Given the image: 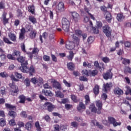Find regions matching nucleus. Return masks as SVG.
<instances>
[{
    "instance_id": "obj_55",
    "label": "nucleus",
    "mask_w": 131,
    "mask_h": 131,
    "mask_svg": "<svg viewBox=\"0 0 131 131\" xmlns=\"http://www.w3.org/2000/svg\"><path fill=\"white\" fill-rule=\"evenodd\" d=\"M129 63H130V61L129 59H123V64H124V65H126V64H129Z\"/></svg>"
},
{
    "instance_id": "obj_46",
    "label": "nucleus",
    "mask_w": 131,
    "mask_h": 131,
    "mask_svg": "<svg viewBox=\"0 0 131 131\" xmlns=\"http://www.w3.org/2000/svg\"><path fill=\"white\" fill-rule=\"evenodd\" d=\"M69 102V100L68 98H64L62 99L61 101H58L60 104H66V103H68Z\"/></svg>"
},
{
    "instance_id": "obj_13",
    "label": "nucleus",
    "mask_w": 131,
    "mask_h": 131,
    "mask_svg": "<svg viewBox=\"0 0 131 131\" xmlns=\"http://www.w3.org/2000/svg\"><path fill=\"white\" fill-rule=\"evenodd\" d=\"M114 93L115 95H118V96H121V95H123V91L119 88H115L114 90Z\"/></svg>"
},
{
    "instance_id": "obj_16",
    "label": "nucleus",
    "mask_w": 131,
    "mask_h": 131,
    "mask_svg": "<svg viewBox=\"0 0 131 131\" xmlns=\"http://www.w3.org/2000/svg\"><path fill=\"white\" fill-rule=\"evenodd\" d=\"M25 32H26V31H25V29H24V28H23L20 30V33H19V39H24V38L25 37Z\"/></svg>"
},
{
    "instance_id": "obj_58",
    "label": "nucleus",
    "mask_w": 131,
    "mask_h": 131,
    "mask_svg": "<svg viewBox=\"0 0 131 131\" xmlns=\"http://www.w3.org/2000/svg\"><path fill=\"white\" fill-rule=\"evenodd\" d=\"M71 98L72 100L75 103H76V102H77V99L76 98V96H75V95H72L71 96Z\"/></svg>"
},
{
    "instance_id": "obj_59",
    "label": "nucleus",
    "mask_w": 131,
    "mask_h": 131,
    "mask_svg": "<svg viewBox=\"0 0 131 131\" xmlns=\"http://www.w3.org/2000/svg\"><path fill=\"white\" fill-rule=\"evenodd\" d=\"M85 103L89 104L90 103V96L89 95L85 96Z\"/></svg>"
},
{
    "instance_id": "obj_39",
    "label": "nucleus",
    "mask_w": 131,
    "mask_h": 131,
    "mask_svg": "<svg viewBox=\"0 0 131 131\" xmlns=\"http://www.w3.org/2000/svg\"><path fill=\"white\" fill-rule=\"evenodd\" d=\"M83 74L86 75V76H90L91 75V71H88L86 70H84L82 71Z\"/></svg>"
},
{
    "instance_id": "obj_38",
    "label": "nucleus",
    "mask_w": 131,
    "mask_h": 131,
    "mask_svg": "<svg viewBox=\"0 0 131 131\" xmlns=\"http://www.w3.org/2000/svg\"><path fill=\"white\" fill-rule=\"evenodd\" d=\"M0 125L2 127H4V125H6V119L4 118L0 119Z\"/></svg>"
},
{
    "instance_id": "obj_19",
    "label": "nucleus",
    "mask_w": 131,
    "mask_h": 131,
    "mask_svg": "<svg viewBox=\"0 0 131 131\" xmlns=\"http://www.w3.org/2000/svg\"><path fill=\"white\" fill-rule=\"evenodd\" d=\"M8 36L12 41H16V35H15L13 32H10L8 34Z\"/></svg>"
},
{
    "instance_id": "obj_42",
    "label": "nucleus",
    "mask_w": 131,
    "mask_h": 131,
    "mask_svg": "<svg viewBox=\"0 0 131 131\" xmlns=\"http://www.w3.org/2000/svg\"><path fill=\"white\" fill-rule=\"evenodd\" d=\"M71 126L72 127H74L75 128H76L77 126H78V123L75 121L72 122L71 123Z\"/></svg>"
},
{
    "instance_id": "obj_61",
    "label": "nucleus",
    "mask_w": 131,
    "mask_h": 131,
    "mask_svg": "<svg viewBox=\"0 0 131 131\" xmlns=\"http://www.w3.org/2000/svg\"><path fill=\"white\" fill-rule=\"evenodd\" d=\"M0 76L1 77H3V78H5V77H7L8 76V74L5 72H2L0 73Z\"/></svg>"
},
{
    "instance_id": "obj_23",
    "label": "nucleus",
    "mask_w": 131,
    "mask_h": 131,
    "mask_svg": "<svg viewBox=\"0 0 131 131\" xmlns=\"http://www.w3.org/2000/svg\"><path fill=\"white\" fill-rule=\"evenodd\" d=\"M20 55H21L20 51L16 50H15L12 54V56L14 58H15V59H18V58L20 56Z\"/></svg>"
},
{
    "instance_id": "obj_54",
    "label": "nucleus",
    "mask_w": 131,
    "mask_h": 131,
    "mask_svg": "<svg viewBox=\"0 0 131 131\" xmlns=\"http://www.w3.org/2000/svg\"><path fill=\"white\" fill-rule=\"evenodd\" d=\"M96 25L98 28H102L103 26V24L101 21H97Z\"/></svg>"
},
{
    "instance_id": "obj_21",
    "label": "nucleus",
    "mask_w": 131,
    "mask_h": 131,
    "mask_svg": "<svg viewBox=\"0 0 131 131\" xmlns=\"http://www.w3.org/2000/svg\"><path fill=\"white\" fill-rule=\"evenodd\" d=\"M96 105L98 107V111H101V110H102V107L103 106V104H102V101H101L100 100L96 101Z\"/></svg>"
},
{
    "instance_id": "obj_56",
    "label": "nucleus",
    "mask_w": 131,
    "mask_h": 131,
    "mask_svg": "<svg viewBox=\"0 0 131 131\" xmlns=\"http://www.w3.org/2000/svg\"><path fill=\"white\" fill-rule=\"evenodd\" d=\"M50 56H48V55H43V59L44 60V61H50Z\"/></svg>"
},
{
    "instance_id": "obj_24",
    "label": "nucleus",
    "mask_w": 131,
    "mask_h": 131,
    "mask_svg": "<svg viewBox=\"0 0 131 131\" xmlns=\"http://www.w3.org/2000/svg\"><path fill=\"white\" fill-rule=\"evenodd\" d=\"M74 57V53L72 51H70L69 55L67 56V59L69 61H72Z\"/></svg>"
},
{
    "instance_id": "obj_51",
    "label": "nucleus",
    "mask_w": 131,
    "mask_h": 131,
    "mask_svg": "<svg viewBox=\"0 0 131 131\" xmlns=\"http://www.w3.org/2000/svg\"><path fill=\"white\" fill-rule=\"evenodd\" d=\"M98 73V71L97 70H93L91 72V75H90V76H95Z\"/></svg>"
},
{
    "instance_id": "obj_52",
    "label": "nucleus",
    "mask_w": 131,
    "mask_h": 131,
    "mask_svg": "<svg viewBox=\"0 0 131 131\" xmlns=\"http://www.w3.org/2000/svg\"><path fill=\"white\" fill-rule=\"evenodd\" d=\"M9 124L11 126H14V125H16V122H15V120L14 119H12L10 121H9Z\"/></svg>"
},
{
    "instance_id": "obj_17",
    "label": "nucleus",
    "mask_w": 131,
    "mask_h": 131,
    "mask_svg": "<svg viewBox=\"0 0 131 131\" xmlns=\"http://www.w3.org/2000/svg\"><path fill=\"white\" fill-rule=\"evenodd\" d=\"M20 69L24 73H27V72H29V69L27 68V65L22 64Z\"/></svg>"
},
{
    "instance_id": "obj_60",
    "label": "nucleus",
    "mask_w": 131,
    "mask_h": 131,
    "mask_svg": "<svg viewBox=\"0 0 131 131\" xmlns=\"http://www.w3.org/2000/svg\"><path fill=\"white\" fill-rule=\"evenodd\" d=\"M3 40L5 42H6V43H9V45L12 43V42H11L7 38H4Z\"/></svg>"
},
{
    "instance_id": "obj_53",
    "label": "nucleus",
    "mask_w": 131,
    "mask_h": 131,
    "mask_svg": "<svg viewBox=\"0 0 131 131\" xmlns=\"http://www.w3.org/2000/svg\"><path fill=\"white\" fill-rule=\"evenodd\" d=\"M14 75H15L17 78H19V79H21V78H22V75L20 73L15 72L14 73Z\"/></svg>"
},
{
    "instance_id": "obj_11",
    "label": "nucleus",
    "mask_w": 131,
    "mask_h": 131,
    "mask_svg": "<svg viewBox=\"0 0 131 131\" xmlns=\"http://www.w3.org/2000/svg\"><path fill=\"white\" fill-rule=\"evenodd\" d=\"M104 16L105 17L106 20L108 23H111V20H112V16H111V14L110 12L108 11H106L104 14Z\"/></svg>"
},
{
    "instance_id": "obj_45",
    "label": "nucleus",
    "mask_w": 131,
    "mask_h": 131,
    "mask_svg": "<svg viewBox=\"0 0 131 131\" xmlns=\"http://www.w3.org/2000/svg\"><path fill=\"white\" fill-rule=\"evenodd\" d=\"M102 60L103 61V62H104V63H109V62L110 61V59L107 57H102Z\"/></svg>"
},
{
    "instance_id": "obj_9",
    "label": "nucleus",
    "mask_w": 131,
    "mask_h": 131,
    "mask_svg": "<svg viewBox=\"0 0 131 131\" xmlns=\"http://www.w3.org/2000/svg\"><path fill=\"white\" fill-rule=\"evenodd\" d=\"M18 62L21 63V65H28V62L26 60V57L23 56H19L17 58Z\"/></svg>"
},
{
    "instance_id": "obj_20",
    "label": "nucleus",
    "mask_w": 131,
    "mask_h": 131,
    "mask_svg": "<svg viewBox=\"0 0 131 131\" xmlns=\"http://www.w3.org/2000/svg\"><path fill=\"white\" fill-rule=\"evenodd\" d=\"M84 109H85V106L84 105V104H83V103L80 102L77 107V110L80 112H82V111H83Z\"/></svg>"
},
{
    "instance_id": "obj_4",
    "label": "nucleus",
    "mask_w": 131,
    "mask_h": 131,
    "mask_svg": "<svg viewBox=\"0 0 131 131\" xmlns=\"http://www.w3.org/2000/svg\"><path fill=\"white\" fill-rule=\"evenodd\" d=\"M31 81L34 84H37V85H40L43 83V79L41 77H35L31 79Z\"/></svg>"
},
{
    "instance_id": "obj_22",
    "label": "nucleus",
    "mask_w": 131,
    "mask_h": 131,
    "mask_svg": "<svg viewBox=\"0 0 131 131\" xmlns=\"http://www.w3.org/2000/svg\"><path fill=\"white\" fill-rule=\"evenodd\" d=\"M25 128L29 131L31 130V129L32 128V124L31 123V122H28L26 123Z\"/></svg>"
},
{
    "instance_id": "obj_31",
    "label": "nucleus",
    "mask_w": 131,
    "mask_h": 131,
    "mask_svg": "<svg viewBox=\"0 0 131 131\" xmlns=\"http://www.w3.org/2000/svg\"><path fill=\"white\" fill-rule=\"evenodd\" d=\"M117 19L118 21H120L124 19V16H123V14L119 13L117 14Z\"/></svg>"
},
{
    "instance_id": "obj_8",
    "label": "nucleus",
    "mask_w": 131,
    "mask_h": 131,
    "mask_svg": "<svg viewBox=\"0 0 131 131\" xmlns=\"http://www.w3.org/2000/svg\"><path fill=\"white\" fill-rule=\"evenodd\" d=\"M89 109L90 110H91V112H93V113H97V114H101V113H102L101 111L97 110V107H96L95 104L93 103L90 104L89 106Z\"/></svg>"
},
{
    "instance_id": "obj_14",
    "label": "nucleus",
    "mask_w": 131,
    "mask_h": 131,
    "mask_svg": "<svg viewBox=\"0 0 131 131\" xmlns=\"http://www.w3.org/2000/svg\"><path fill=\"white\" fill-rule=\"evenodd\" d=\"M72 16L74 21L75 22H77L78 21V19H79V14H78V13L76 12H73L72 13Z\"/></svg>"
},
{
    "instance_id": "obj_10",
    "label": "nucleus",
    "mask_w": 131,
    "mask_h": 131,
    "mask_svg": "<svg viewBox=\"0 0 131 131\" xmlns=\"http://www.w3.org/2000/svg\"><path fill=\"white\" fill-rule=\"evenodd\" d=\"M38 52H39V50L37 48L35 47L33 49L32 53L29 52V53H27V54L28 55H29L30 58H31V59H32V58L33 57V56H32V55H33V54H34V55H37L38 54Z\"/></svg>"
},
{
    "instance_id": "obj_5",
    "label": "nucleus",
    "mask_w": 131,
    "mask_h": 131,
    "mask_svg": "<svg viewBox=\"0 0 131 131\" xmlns=\"http://www.w3.org/2000/svg\"><path fill=\"white\" fill-rule=\"evenodd\" d=\"M103 31L107 37H110L111 36V33L112 32V29L108 25H105L103 27Z\"/></svg>"
},
{
    "instance_id": "obj_12",
    "label": "nucleus",
    "mask_w": 131,
    "mask_h": 131,
    "mask_svg": "<svg viewBox=\"0 0 131 131\" xmlns=\"http://www.w3.org/2000/svg\"><path fill=\"white\" fill-rule=\"evenodd\" d=\"M56 9L59 11V12H63L65 10V7L64 6V3L60 2L56 6Z\"/></svg>"
},
{
    "instance_id": "obj_18",
    "label": "nucleus",
    "mask_w": 131,
    "mask_h": 131,
    "mask_svg": "<svg viewBox=\"0 0 131 131\" xmlns=\"http://www.w3.org/2000/svg\"><path fill=\"white\" fill-rule=\"evenodd\" d=\"M104 79H108V78H112V73L111 72H106L103 75Z\"/></svg>"
},
{
    "instance_id": "obj_40",
    "label": "nucleus",
    "mask_w": 131,
    "mask_h": 131,
    "mask_svg": "<svg viewBox=\"0 0 131 131\" xmlns=\"http://www.w3.org/2000/svg\"><path fill=\"white\" fill-rule=\"evenodd\" d=\"M125 89H126V92H125L126 95H128V94L131 95L130 88H129V86H126L125 87Z\"/></svg>"
},
{
    "instance_id": "obj_50",
    "label": "nucleus",
    "mask_w": 131,
    "mask_h": 131,
    "mask_svg": "<svg viewBox=\"0 0 131 131\" xmlns=\"http://www.w3.org/2000/svg\"><path fill=\"white\" fill-rule=\"evenodd\" d=\"M9 115H10V116H12V117H16L17 115L14 111H9Z\"/></svg>"
},
{
    "instance_id": "obj_48",
    "label": "nucleus",
    "mask_w": 131,
    "mask_h": 131,
    "mask_svg": "<svg viewBox=\"0 0 131 131\" xmlns=\"http://www.w3.org/2000/svg\"><path fill=\"white\" fill-rule=\"evenodd\" d=\"M124 73H127L128 72V73H131V69L128 67H126L125 69H124Z\"/></svg>"
},
{
    "instance_id": "obj_29",
    "label": "nucleus",
    "mask_w": 131,
    "mask_h": 131,
    "mask_svg": "<svg viewBox=\"0 0 131 131\" xmlns=\"http://www.w3.org/2000/svg\"><path fill=\"white\" fill-rule=\"evenodd\" d=\"M29 20L30 21V22H32L33 24H35L37 23L36 18H35V17L32 15L29 16Z\"/></svg>"
},
{
    "instance_id": "obj_30",
    "label": "nucleus",
    "mask_w": 131,
    "mask_h": 131,
    "mask_svg": "<svg viewBox=\"0 0 131 131\" xmlns=\"http://www.w3.org/2000/svg\"><path fill=\"white\" fill-rule=\"evenodd\" d=\"M53 86L54 88H55V89H57L58 90H61V85L59 82L54 81L53 83Z\"/></svg>"
},
{
    "instance_id": "obj_41",
    "label": "nucleus",
    "mask_w": 131,
    "mask_h": 131,
    "mask_svg": "<svg viewBox=\"0 0 131 131\" xmlns=\"http://www.w3.org/2000/svg\"><path fill=\"white\" fill-rule=\"evenodd\" d=\"M19 98L20 99L19 103H25V96L20 95Z\"/></svg>"
},
{
    "instance_id": "obj_25",
    "label": "nucleus",
    "mask_w": 131,
    "mask_h": 131,
    "mask_svg": "<svg viewBox=\"0 0 131 131\" xmlns=\"http://www.w3.org/2000/svg\"><path fill=\"white\" fill-rule=\"evenodd\" d=\"M37 33L35 30L32 31L29 34V37H30L31 39H33L35 37H36Z\"/></svg>"
},
{
    "instance_id": "obj_7",
    "label": "nucleus",
    "mask_w": 131,
    "mask_h": 131,
    "mask_svg": "<svg viewBox=\"0 0 131 131\" xmlns=\"http://www.w3.org/2000/svg\"><path fill=\"white\" fill-rule=\"evenodd\" d=\"M44 107L45 108H47V110L49 112H52L53 111L54 109H56V107L55 105H53L52 103L50 102H46L44 104Z\"/></svg>"
},
{
    "instance_id": "obj_2",
    "label": "nucleus",
    "mask_w": 131,
    "mask_h": 131,
    "mask_svg": "<svg viewBox=\"0 0 131 131\" xmlns=\"http://www.w3.org/2000/svg\"><path fill=\"white\" fill-rule=\"evenodd\" d=\"M62 29L65 32H69L70 22L67 18H63L62 19Z\"/></svg>"
},
{
    "instance_id": "obj_36",
    "label": "nucleus",
    "mask_w": 131,
    "mask_h": 131,
    "mask_svg": "<svg viewBox=\"0 0 131 131\" xmlns=\"http://www.w3.org/2000/svg\"><path fill=\"white\" fill-rule=\"evenodd\" d=\"M83 67H88V68H91L92 67V64L89 63L88 61H84L83 62Z\"/></svg>"
},
{
    "instance_id": "obj_63",
    "label": "nucleus",
    "mask_w": 131,
    "mask_h": 131,
    "mask_svg": "<svg viewBox=\"0 0 131 131\" xmlns=\"http://www.w3.org/2000/svg\"><path fill=\"white\" fill-rule=\"evenodd\" d=\"M21 117H24V118H26L27 117V114H26V112H22L20 114Z\"/></svg>"
},
{
    "instance_id": "obj_26",
    "label": "nucleus",
    "mask_w": 131,
    "mask_h": 131,
    "mask_svg": "<svg viewBox=\"0 0 131 131\" xmlns=\"http://www.w3.org/2000/svg\"><path fill=\"white\" fill-rule=\"evenodd\" d=\"M112 84L111 83H107L106 84H103V89L104 92H107V91L110 90V87L111 86Z\"/></svg>"
},
{
    "instance_id": "obj_27",
    "label": "nucleus",
    "mask_w": 131,
    "mask_h": 131,
    "mask_svg": "<svg viewBox=\"0 0 131 131\" xmlns=\"http://www.w3.org/2000/svg\"><path fill=\"white\" fill-rule=\"evenodd\" d=\"M92 124H93V125H96V126H98V127H99V128H100L101 129L103 128V125L99 123V122H97V121L96 120L92 121Z\"/></svg>"
},
{
    "instance_id": "obj_35",
    "label": "nucleus",
    "mask_w": 131,
    "mask_h": 131,
    "mask_svg": "<svg viewBox=\"0 0 131 131\" xmlns=\"http://www.w3.org/2000/svg\"><path fill=\"white\" fill-rule=\"evenodd\" d=\"M5 106L6 107V108H8V109H10V110H15V109H16V107L10 104H8V103H6L5 104Z\"/></svg>"
},
{
    "instance_id": "obj_33",
    "label": "nucleus",
    "mask_w": 131,
    "mask_h": 131,
    "mask_svg": "<svg viewBox=\"0 0 131 131\" xmlns=\"http://www.w3.org/2000/svg\"><path fill=\"white\" fill-rule=\"evenodd\" d=\"M100 89V87L98 85H96L95 86V88H94L93 91L95 94V95H98L99 94V90Z\"/></svg>"
},
{
    "instance_id": "obj_43",
    "label": "nucleus",
    "mask_w": 131,
    "mask_h": 131,
    "mask_svg": "<svg viewBox=\"0 0 131 131\" xmlns=\"http://www.w3.org/2000/svg\"><path fill=\"white\" fill-rule=\"evenodd\" d=\"M95 40V38L94 37L90 36L88 39V42L89 43H92Z\"/></svg>"
},
{
    "instance_id": "obj_47",
    "label": "nucleus",
    "mask_w": 131,
    "mask_h": 131,
    "mask_svg": "<svg viewBox=\"0 0 131 131\" xmlns=\"http://www.w3.org/2000/svg\"><path fill=\"white\" fill-rule=\"evenodd\" d=\"M25 84H26V86L30 85V80H29V78H28L25 80Z\"/></svg>"
},
{
    "instance_id": "obj_15",
    "label": "nucleus",
    "mask_w": 131,
    "mask_h": 131,
    "mask_svg": "<svg viewBox=\"0 0 131 131\" xmlns=\"http://www.w3.org/2000/svg\"><path fill=\"white\" fill-rule=\"evenodd\" d=\"M42 93L47 97H53V93L51 91L43 90Z\"/></svg>"
},
{
    "instance_id": "obj_62",
    "label": "nucleus",
    "mask_w": 131,
    "mask_h": 131,
    "mask_svg": "<svg viewBox=\"0 0 131 131\" xmlns=\"http://www.w3.org/2000/svg\"><path fill=\"white\" fill-rule=\"evenodd\" d=\"M17 125H18L19 127H24V123L23 122H18L17 123Z\"/></svg>"
},
{
    "instance_id": "obj_49",
    "label": "nucleus",
    "mask_w": 131,
    "mask_h": 131,
    "mask_svg": "<svg viewBox=\"0 0 131 131\" xmlns=\"http://www.w3.org/2000/svg\"><path fill=\"white\" fill-rule=\"evenodd\" d=\"M63 82L65 84L66 86H67L68 88H70V86H71V84H70V83L66 81V80L64 79L63 80Z\"/></svg>"
},
{
    "instance_id": "obj_64",
    "label": "nucleus",
    "mask_w": 131,
    "mask_h": 131,
    "mask_svg": "<svg viewBox=\"0 0 131 131\" xmlns=\"http://www.w3.org/2000/svg\"><path fill=\"white\" fill-rule=\"evenodd\" d=\"M51 57L53 62H57V57L54 54H51Z\"/></svg>"
},
{
    "instance_id": "obj_28",
    "label": "nucleus",
    "mask_w": 131,
    "mask_h": 131,
    "mask_svg": "<svg viewBox=\"0 0 131 131\" xmlns=\"http://www.w3.org/2000/svg\"><path fill=\"white\" fill-rule=\"evenodd\" d=\"M67 67L69 69V70H71L72 71V70H74V64H73V62H69L67 64Z\"/></svg>"
},
{
    "instance_id": "obj_37",
    "label": "nucleus",
    "mask_w": 131,
    "mask_h": 131,
    "mask_svg": "<svg viewBox=\"0 0 131 131\" xmlns=\"http://www.w3.org/2000/svg\"><path fill=\"white\" fill-rule=\"evenodd\" d=\"M28 11L29 12H30L31 14H34V11H35V8L34 6H31L28 7Z\"/></svg>"
},
{
    "instance_id": "obj_1",
    "label": "nucleus",
    "mask_w": 131,
    "mask_h": 131,
    "mask_svg": "<svg viewBox=\"0 0 131 131\" xmlns=\"http://www.w3.org/2000/svg\"><path fill=\"white\" fill-rule=\"evenodd\" d=\"M81 31L78 28H74L73 30V33L70 34L71 37L73 38V41L66 43V49H68V50H73L74 47H78V45H79V38L78 37L81 35Z\"/></svg>"
},
{
    "instance_id": "obj_6",
    "label": "nucleus",
    "mask_w": 131,
    "mask_h": 131,
    "mask_svg": "<svg viewBox=\"0 0 131 131\" xmlns=\"http://www.w3.org/2000/svg\"><path fill=\"white\" fill-rule=\"evenodd\" d=\"M108 121L110 124H113V126L114 127H116L118 126V125H121V122H117L116 121V120L112 117H108Z\"/></svg>"
},
{
    "instance_id": "obj_34",
    "label": "nucleus",
    "mask_w": 131,
    "mask_h": 131,
    "mask_svg": "<svg viewBox=\"0 0 131 131\" xmlns=\"http://www.w3.org/2000/svg\"><path fill=\"white\" fill-rule=\"evenodd\" d=\"M56 93V96L58 98H64V94L61 92L57 91Z\"/></svg>"
},
{
    "instance_id": "obj_44",
    "label": "nucleus",
    "mask_w": 131,
    "mask_h": 131,
    "mask_svg": "<svg viewBox=\"0 0 131 131\" xmlns=\"http://www.w3.org/2000/svg\"><path fill=\"white\" fill-rule=\"evenodd\" d=\"M92 31L93 33H95V34H97V33H99V29L97 27H93L92 28Z\"/></svg>"
},
{
    "instance_id": "obj_57",
    "label": "nucleus",
    "mask_w": 131,
    "mask_h": 131,
    "mask_svg": "<svg viewBox=\"0 0 131 131\" xmlns=\"http://www.w3.org/2000/svg\"><path fill=\"white\" fill-rule=\"evenodd\" d=\"M124 46L126 48H128L129 49L131 48V43L128 41L125 42L124 43Z\"/></svg>"
},
{
    "instance_id": "obj_3",
    "label": "nucleus",
    "mask_w": 131,
    "mask_h": 131,
    "mask_svg": "<svg viewBox=\"0 0 131 131\" xmlns=\"http://www.w3.org/2000/svg\"><path fill=\"white\" fill-rule=\"evenodd\" d=\"M10 88V93L12 96H16L18 94V92H19V89H18V86L15 85L14 83H10L9 84Z\"/></svg>"
},
{
    "instance_id": "obj_32",
    "label": "nucleus",
    "mask_w": 131,
    "mask_h": 131,
    "mask_svg": "<svg viewBox=\"0 0 131 131\" xmlns=\"http://www.w3.org/2000/svg\"><path fill=\"white\" fill-rule=\"evenodd\" d=\"M29 72L30 73V75H33V73H35V69L33 66H31L30 69H29Z\"/></svg>"
}]
</instances>
